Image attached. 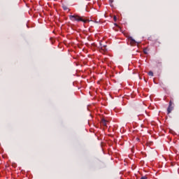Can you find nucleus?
<instances>
[{
	"mask_svg": "<svg viewBox=\"0 0 179 179\" xmlns=\"http://www.w3.org/2000/svg\"><path fill=\"white\" fill-rule=\"evenodd\" d=\"M101 50H102V51H107V45L102 46Z\"/></svg>",
	"mask_w": 179,
	"mask_h": 179,
	"instance_id": "39448f33",
	"label": "nucleus"
},
{
	"mask_svg": "<svg viewBox=\"0 0 179 179\" xmlns=\"http://www.w3.org/2000/svg\"><path fill=\"white\" fill-rule=\"evenodd\" d=\"M63 9H64V10H67L68 7H66V6H63Z\"/></svg>",
	"mask_w": 179,
	"mask_h": 179,
	"instance_id": "6e6552de",
	"label": "nucleus"
},
{
	"mask_svg": "<svg viewBox=\"0 0 179 179\" xmlns=\"http://www.w3.org/2000/svg\"><path fill=\"white\" fill-rule=\"evenodd\" d=\"M101 124L102 125H104L106 127V125H107V121L105 119H103L101 121Z\"/></svg>",
	"mask_w": 179,
	"mask_h": 179,
	"instance_id": "20e7f679",
	"label": "nucleus"
},
{
	"mask_svg": "<svg viewBox=\"0 0 179 179\" xmlns=\"http://www.w3.org/2000/svg\"><path fill=\"white\" fill-rule=\"evenodd\" d=\"M109 2H110V6H114L113 5V2H114V0H109Z\"/></svg>",
	"mask_w": 179,
	"mask_h": 179,
	"instance_id": "423d86ee",
	"label": "nucleus"
},
{
	"mask_svg": "<svg viewBox=\"0 0 179 179\" xmlns=\"http://www.w3.org/2000/svg\"><path fill=\"white\" fill-rule=\"evenodd\" d=\"M148 75H149V76H153V72L152 71H149Z\"/></svg>",
	"mask_w": 179,
	"mask_h": 179,
	"instance_id": "0eeeda50",
	"label": "nucleus"
},
{
	"mask_svg": "<svg viewBox=\"0 0 179 179\" xmlns=\"http://www.w3.org/2000/svg\"><path fill=\"white\" fill-rule=\"evenodd\" d=\"M129 40L131 44H136V41L132 37L130 36Z\"/></svg>",
	"mask_w": 179,
	"mask_h": 179,
	"instance_id": "7ed1b4c3",
	"label": "nucleus"
},
{
	"mask_svg": "<svg viewBox=\"0 0 179 179\" xmlns=\"http://www.w3.org/2000/svg\"><path fill=\"white\" fill-rule=\"evenodd\" d=\"M140 179H148V177H146V176H143V177H141Z\"/></svg>",
	"mask_w": 179,
	"mask_h": 179,
	"instance_id": "1a4fd4ad",
	"label": "nucleus"
},
{
	"mask_svg": "<svg viewBox=\"0 0 179 179\" xmlns=\"http://www.w3.org/2000/svg\"><path fill=\"white\" fill-rule=\"evenodd\" d=\"M69 19L71 20L72 22H83V23H87V22H90L89 20L83 18L78 15H70Z\"/></svg>",
	"mask_w": 179,
	"mask_h": 179,
	"instance_id": "f257e3e1",
	"label": "nucleus"
},
{
	"mask_svg": "<svg viewBox=\"0 0 179 179\" xmlns=\"http://www.w3.org/2000/svg\"><path fill=\"white\" fill-rule=\"evenodd\" d=\"M145 54H147L146 51H144Z\"/></svg>",
	"mask_w": 179,
	"mask_h": 179,
	"instance_id": "9b49d317",
	"label": "nucleus"
},
{
	"mask_svg": "<svg viewBox=\"0 0 179 179\" xmlns=\"http://www.w3.org/2000/svg\"><path fill=\"white\" fill-rule=\"evenodd\" d=\"M171 111H173V102L171 101H170L169 107L167 108L168 114H170V113H171Z\"/></svg>",
	"mask_w": 179,
	"mask_h": 179,
	"instance_id": "f03ea898",
	"label": "nucleus"
},
{
	"mask_svg": "<svg viewBox=\"0 0 179 179\" xmlns=\"http://www.w3.org/2000/svg\"><path fill=\"white\" fill-rule=\"evenodd\" d=\"M113 19H114L115 22H117V17L115 16Z\"/></svg>",
	"mask_w": 179,
	"mask_h": 179,
	"instance_id": "9d476101",
	"label": "nucleus"
},
{
	"mask_svg": "<svg viewBox=\"0 0 179 179\" xmlns=\"http://www.w3.org/2000/svg\"><path fill=\"white\" fill-rule=\"evenodd\" d=\"M145 54H147L146 51H144Z\"/></svg>",
	"mask_w": 179,
	"mask_h": 179,
	"instance_id": "f8f14e48",
	"label": "nucleus"
}]
</instances>
